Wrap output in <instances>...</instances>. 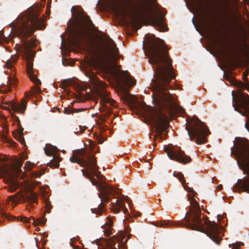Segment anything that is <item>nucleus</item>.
Instances as JSON below:
<instances>
[{
  "instance_id": "f257e3e1",
  "label": "nucleus",
  "mask_w": 249,
  "mask_h": 249,
  "mask_svg": "<svg viewBox=\"0 0 249 249\" xmlns=\"http://www.w3.org/2000/svg\"><path fill=\"white\" fill-rule=\"evenodd\" d=\"M148 62L154 66L155 79L152 80L154 94L158 107H149L147 112L148 121L155 129L156 137L162 139V134L166 132L169 121L167 113H171L173 109L172 99L166 91L169 83L175 78L172 60L169 57L168 49L164 40L158 38L150 39L147 50Z\"/></svg>"
},
{
  "instance_id": "f03ea898",
  "label": "nucleus",
  "mask_w": 249,
  "mask_h": 249,
  "mask_svg": "<svg viewBox=\"0 0 249 249\" xmlns=\"http://www.w3.org/2000/svg\"><path fill=\"white\" fill-rule=\"evenodd\" d=\"M38 9L30 8L25 14L20 15L18 19L19 20L16 27L18 37L21 39L24 49V53L26 56L27 72L30 80L37 86L41 85V81L35 75L33 72V58L35 52L32 48L36 47V41L33 38H28L34 34L36 29L42 30L44 28L42 20L39 18Z\"/></svg>"
},
{
  "instance_id": "7ed1b4c3",
  "label": "nucleus",
  "mask_w": 249,
  "mask_h": 249,
  "mask_svg": "<svg viewBox=\"0 0 249 249\" xmlns=\"http://www.w3.org/2000/svg\"><path fill=\"white\" fill-rule=\"evenodd\" d=\"M193 196L188 195L191 207L186 212L183 220L177 221H163L158 222L157 226L169 228L171 226L180 227L201 231L205 233L214 242L219 244L222 239L219 236V230L218 225L214 221H211L208 218H204L202 223L201 218V212L198 202L194 198L196 192L192 189L189 188Z\"/></svg>"
},
{
  "instance_id": "20e7f679",
  "label": "nucleus",
  "mask_w": 249,
  "mask_h": 249,
  "mask_svg": "<svg viewBox=\"0 0 249 249\" xmlns=\"http://www.w3.org/2000/svg\"><path fill=\"white\" fill-rule=\"evenodd\" d=\"M70 160L72 163H76L81 167L87 168V171L81 170L83 175L91 180L92 184L97 187L100 191L98 196L101 201L108 202L115 196V194H119V190H116L108 183L99 182L94 178V176L99 178L101 175L97 171L98 167L92 154L84 149L78 150L73 153Z\"/></svg>"
},
{
  "instance_id": "39448f33",
  "label": "nucleus",
  "mask_w": 249,
  "mask_h": 249,
  "mask_svg": "<svg viewBox=\"0 0 249 249\" xmlns=\"http://www.w3.org/2000/svg\"><path fill=\"white\" fill-rule=\"evenodd\" d=\"M108 6L116 13L134 15L139 19L150 17V23L160 31H167L163 18L150 16L149 0H107Z\"/></svg>"
},
{
  "instance_id": "423d86ee",
  "label": "nucleus",
  "mask_w": 249,
  "mask_h": 249,
  "mask_svg": "<svg viewBox=\"0 0 249 249\" xmlns=\"http://www.w3.org/2000/svg\"><path fill=\"white\" fill-rule=\"evenodd\" d=\"M76 17L74 22L73 28L71 30L70 35L71 43L74 47H78L80 45H87L89 38L87 32L88 27L94 26L89 16L84 15L83 9L79 10L75 8Z\"/></svg>"
},
{
  "instance_id": "0eeeda50",
  "label": "nucleus",
  "mask_w": 249,
  "mask_h": 249,
  "mask_svg": "<svg viewBox=\"0 0 249 249\" xmlns=\"http://www.w3.org/2000/svg\"><path fill=\"white\" fill-rule=\"evenodd\" d=\"M109 45L110 53L107 55L109 61L112 63V69L109 70L111 74L115 78L116 82L120 85L125 84L133 86L136 83V80L133 78L127 71H120L116 69V61L120 58L119 51L114 41L109 38Z\"/></svg>"
},
{
  "instance_id": "6e6552de",
  "label": "nucleus",
  "mask_w": 249,
  "mask_h": 249,
  "mask_svg": "<svg viewBox=\"0 0 249 249\" xmlns=\"http://www.w3.org/2000/svg\"><path fill=\"white\" fill-rule=\"evenodd\" d=\"M236 153L237 156L246 164L244 173L249 176V142L246 139H236ZM236 187L242 192L249 193V177L238 179Z\"/></svg>"
},
{
  "instance_id": "1a4fd4ad",
  "label": "nucleus",
  "mask_w": 249,
  "mask_h": 249,
  "mask_svg": "<svg viewBox=\"0 0 249 249\" xmlns=\"http://www.w3.org/2000/svg\"><path fill=\"white\" fill-rule=\"evenodd\" d=\"M185 128L191 141L195 140L197 144L207 142V136L211 134L208 127L198 118L194 116L190 124H186Z\"/></svg>"
},
{
  "instance_id": "9d476101",
  "label": "nucleus",
  "mask_w": 249,
  "mask_h": 249,
  "mask_svg": "<svg viewBox=\"0 0 249 249\" xmlns=\"http://www.w3.org/2000/svg\"><path fill=\"white\" fill-rule=\"evenodd\" d=\"M87 76L93 89L100 98V103L102 104L103 107L106 108L107 115H110L111 111L106 106V104H108L115 108L117 107V105L116 101L114 99L108 97V92L106 90V84L100 81L93 72H89Z\"/></svg>"
},
{
  "instance_id": "9b49d317",
  "label": "nucleus",
  "mask_w": 249,
  "mask_h": 249,
  "mask_svg": "<svg viewBox=\"0 0 249 249\" xmlns=\"http://www.w3.org/2000/svg\"><path fill=\"white\" fill-rule=\"evenodd\" d=\"M8 198L15 204L18 203H28L31 207H33L34 203L38 202L36 194L30 190H20L16 194L9 196Z\"/></svg>"
},
{
  "instance_id": "f8f14e48",
  "label": "nucleus",
  "mask_w": 249,
  "mask_h": 249,
  "mask_svg": "<svg viewBox=\"0 0 249 249\" xmlns=\"http://www.w3.org/2000/svg\"><path fill=\"white\" fill-rule=\"evenodd\" d=\"M164 151L170 159L175 160L183 164H187L191 161V159L181 151L180 148L175 149L172 146L164 147Z\"/></svg>"
},
{
  "instance_id": "ddd939ff",
  "label": "nucleus",
  "mask_w": 249,
  "mask_h": 249,
  "mask_svg": "<svg viewBox=\"0 0 249 249\" xmlns=\"http://www.w3.org/2000/svg\"><path fill=\"white\" fill-rule=\"evenodd\" d=\"M116 242H122L121 246L124 248L125 245L123 243L122 239H119L116 235L112 236L108 240L105 239L96 241V244L98 246V249H118L121 248L119 243L116 247Z\"/></svg>"
},
{
  "instance_id": "4468645a",
  "label": "nucleus",
  "mask_w": 249,
  "mask_h": 249,
  "mask_svg": "<svg viewBox=\"0 0 249 249\" xmlns=\"http://www.w3.org/2000/svg\"><path fill=\"white\" fill-rule=\"evenodd\" d=\"M58 149L56 146L49 145L44 148V152L48 156H53V159L47 163V165L51 168H58L61 158L57 155Z\"/></svg>"
},
{
  "instance_id": "2eb2a0df",
  "label": "nucleus",
  "mask_w": 249,
  "mask_h": 249,
  "mask_svg": "<svg viewBox=\"0 0 249 249\" xmlns=\"http://www.w3.org/2000/svg\"><path fill=\"white\" fill-rule=\"evenodd\" d=\"M111 205L113 208V211L115 213H118L120 212L121 209H122L124 213L127 211L124 207V203L123 200L118 198L111 202Z\"/></svg>"
},
{
  "instance_id": "dca6fc26",
  "label": "nucleus",
  "mask_w": 249,
  "mask_h": 249,
  "mask_svg": "<svg viewBox=\"0 0 249 249\" xmlns=\"http://www.w3.org/2000/svg\"><path fill=\"white\" fill-rule=\"evenodd\" d=\"M11 107L14 111L23 114L26 108V101L23 99L21 103H13Z\"/></svg>"
},
{
  "instance_id": "f3484780",
  "label": "nucleus",
  "mask_w": 249,
  "mask_h": 249,
  "mask_svg": "<svg viewBox=\"0 0 249 249\" xmlns=\"http://www.w3.org/2000/svg\"><path fill=\"white\" fill-rule=\"evenodd\" d=\"M112 225L113 220L111 217L107 218V221L102 226V228L103 229L104 235L108 236L112 233Z\"/></svg>"
},
{
  "instance_id": "a211bd4d",
  "label": "nucleus",
  "mask_w": 249,
  "mask_h": 249,
  "mask_svg": "<svg viewBox=\"0 0 249 249\" xmlns=\"http://www.w3.org/2000/svg\"><path fill=\"white\" fill-rule=\"evenodd\" d=\"M6 176H8L7 180L10 183L8 191L11 192H15L19 187L18 184L17 182L13 181V177L11 174L6 171Z\"/></svg>"
},
{
  "instance_id": "6ab92c4d",
  "label": "nucleus",
  "mask_w": 249,
  "mask_h": 249,
  "mask_svg": "<svg viewBox=\"0 0 249 249\" xmlns=\"http://www.w3.org/2000/svg\"><path fill=\"white\" fill-rule=\"evenodd\" d=\"M23 128L21 127L20 124H19L18 129L17 130L13 131V136L15 138L17 139L21 144H24L25 141L23 136Z\"/></svg>"
},
{
  "instance_id": "aec40b11",
  "label": "nucleus",
  "mask_w": 249,
  "mask_h": 249,
  "mask_svg": "<svg viewBox=\"0 0 249 249\" xmlns=\"http://www.w3.org/2000/svg\"><path fill=\"white\" fill-rule=\"evenodd\" d=\"M0 213H1V216L3 218L7 219L8 220H11V219H12V218H13V219H17L18 220H20L24 223H30V222L31 219H29L27 217H23H23L22 216L18 217H13L12 216L10 215L8 213H5L3 210H0Z\"/></svg>"
},
{
  "instance_id": "412c9836",
  "label": "nucleus",
  "mask_w": 249,
  "mask_h": 249,
  "mask_svg": "<svg viewBox=\"0 0 249 249\" xmlns=\"http://www.w3.org/2000/svg\"><path fill=\"white\" fill-rule=\"evenodd\" d=\"M104 210V205L102 202L98 205V208H92L91 209L92 213H95L99 215L102 214Z\"/></svg>"
},
{
  "instance_id": "4be33fe9",
  "label": "nucleus",
  "mask_w": 249,
  "mask_h": 249,
  "mask_svg": "<svg viewBox=\"0 0 249 249\" xmlns=\"http://www.w3.org/2000/svg\"><path fill=\"white\" fill-rule=\"evenodd\" d=\"M18 57L16 56H12L11 58L6 62L5 65L7 68L12 69L13 68V63H15Z\"/></svg>"
},
{
  "instance_id": "5701e85b",
  "label": "nucleus",
  "mask_w": 249,
  "mask_h": 249,
  "mask_svg": "<svg viewBox=\"0 0 249 249\" xmlns=\"http://www.w3.org/2000/svg\"><path fill=\"white\" fill-rule=\"evenodd\" d=\"M174 177L177 178L183 185L185 183L184 175L180 172H175L173 174Z\"/></svg>"
},
{
  "instance_id": "b1692460",
  "label": "nucleus",
  "mask_w": 249,
  "mask_h": 249,
  "mask_svg": "<svg viewBox=\"0 0 249 249\" xmlns=\"http://www.w3.org/2000/svg\"><path fill=\"white\" fill-rule=\"evenodd\" d=\"M41 92L40 89L37 86H35L31 88L30 93L31 96L38 94Z\"/></svg>"
},
{
  "instance_id": "393cba45",
  "label": "nucleus",
  "mask_w": 249,
  "mask_h": 249,
  "mask_svg": "<svg viewBox=\"0 0 249 249\" xmlns=\"http://www.w3.org/2000/svg\"><path fill=\"white\" fill-rule=\"evenodd\" d=\"M244 244L241 242H237L235 243H232L231 244H229V248H231V249H239L240 246H244Z\"/></svg>"
},
{
  "instance_id": "a878e982",
  "label": "nucleus",
  "mask_w": 249,
  "mask_h": 249,
  "mask_svg": "<svg viewBox=\"0 0 249 249\" xmlns=\"http://www.w3.org/2000/svg\"><path fill=\"white\" fill-rule=\"evenodd\" d=\"M71 82L69 80H64L61 83L63 89L66 88L67 87L71 85Z\"/></svg>"
},
{
  "instance_id": "bb28decb",
  "label": "nucleus",
  "mask_w": 249,
  "mask_h": 249,
  "mask_svg": "<svg viewBox=\"0 0 249 249\" xmlns=\"http://www.w3.org/2000/svg\"><path fill=\"white\" fill-rule=\"evenodd\" d=\"M8 82L10 86H14L16 83V80L11 77H9Z\"/></svg>"
},
{
  "instance_id": "cd10ccee",
  "label": "nucleus",
  "mask_w": 249,
  "mask_h": 249,
  "mask_svg": "<svg viewBox=\"0 0 249 249\" xmlns=\"http://www.w3.org/2000/svg\"><path fill=\"white\" fill-rule=\"evenodd\" d=\"M52 206L51 205V202L47 201L46 202V210L48 213H50V210L52 209Z\"/></svg>"
},
{
  "instance_id": "c85d7f7f",
  "label": "nucleus",
  "mask_w": 249,
  "mask_h": 249,
  "mask_svg": "<svg viewBox=\"0 0 249 249\" xmlns=\"http://www.w3.org/2000/svg\"><path fill=\"white\" fill-rule=\"evenodd\" d=\"M32 168V164L30 162H27L24 167V169L30 170Z\"/></svg>"
},
{
  "instance_id": "c756f323",
  "label": "nucleus",
  "mask_w": 249,
  "mask_h": 249,
  "mask_svg": "<svg viewBox=\"0 0 249 249\" xmlns=\"http://www.w3.org/2000/svg\"><path fill=\"white\" fill-rule=\"evenodd\" d=\"M42 174L40 172H35L32 173V177L34 178H39L41 176Z\"/></svg>"
},
{
  "instance_id": "7c9ffc66",
  "label": "nucleus",
  "mask_w": 249,
  "mask_h": 249,
  "mask_svg": "<svg viewBox=\"0 0 249 249\" xmlns=\"http://www.w3.org/2000/svg\"><path fill=\"white\" fill-rule=\"evenodd\" d=\"M226 24L228 29H231L232 28V24L231 19H228Z\"/></svg>"
},
{
  "instance_id": "2f4dec72",
  "label": "nucleus",
  "mask_w": 249,
  "mask_h": 249,
  "mask_svg": "<svg viewBox=\"0 0 249 249\" xmlns=\"http://www.w3.org/2000/svg\"><path fill=\"white\" fill-rule=\"evenodd\" d=\"M79 132H80L81 133H83L85 129H86V127L85 126H79ZM78 132V131H74V133L77 134V133Z\"/></svg>"
},
{
  "instance_id": "473e14b6",
  "label": "nucleus",
  "mask_w": 249,
  "mask_h": 249,
  "mask_svg": "<svg viewBox=\"0 0 249 249\" xmlns=\"http://www.w3.org/2000/svg\"><path fill=\"white\" fill-rule=\"evenodd\" d=\"M64 112L66 114H70L73 113L74 111L70 108H65Z\"/></svg>"
},
{
  "instance_id": "72a5a7b5",
  "label": "nucleus",
  "mask_w": 249,
  "mask_h": 249,
  "mask_svg": "<svg viewBox=\"0 0 249 249\" xmlns=\"http://www.w3.org/2000/svg\"><path fill=\"white\" fill-rule=\"evenodd\" d=\"M120 93H121V96H122V98L123 99H124V100L127 99L126 92H125L124 91H123L122 90H121V91H120Z\"/></svg>"
},
{
  "instance_id": "f704fd0d",
  "label": "nucleus",
  "mask_w": 249,
  "mask_h": 249,
  "mask_svg": "<svg viewBox=\"0 0 249 249\" xmlns=\"http://www.w3.org/2000/svg\"><path fill=\"white\" fill-rule=\"evenodd\" d=\"M240 96H241V97L243 98V99H245L247 97H249L248 95L247 94L245 93H241Z\"/></svg>"
},
{
  "instance_id": "c9c22d12",
  "label": "nucleus",
  "mask_w": 249,
  "mask_h": 249,
  "mask_svg": "<svg viewBox=\"0 0 249 249\" xmlns=\"http://www.w3.org/2000/svg\"><path fill=\"white\" fill-rule=\"evenodd\" d=\"M0 90L1 92H7L9 91L10 89H9V88L8 87V88H6V89H5L4 90H2V89H0Z\"/></svg>"
},
{
  "instance_id": "e433bc0d",
  "label": "nucleus",
  "mask_w": 249,
  "mask_h": 249,
  "mask_svg": "<svg viewBox=\"0 0 249 249\" xmlns=\"http://www.w3.org/2000/svg\"><path fill=\"white\" fill-rule=\"evenodd\" d=\"M22 163L20 164V165L18 166V167L17 168V170L18 172H19V171H21L20 167L22 166Z\"/></svg>"
},
{
  "instance_id": "4c0bfd02",
  "label": "nucleus",
  "mask_w": 249,
  "mask_h": 249,
  "mask_svg": "<svg viewBox=\"0 0 249 249\" xmlns=\"http://www.w3.org/2000/svg\"><path fill=\"white\" fill-rule=\"evenodd\" d=\"M245 14L249 18V12L247 11V9L246 10Z\"/></svg>"
},
{
  "instance_id": "58836bf2",
  "label": "nucleus",
  "mask_w": 249,
  "mask_h": 249,
  "mask_svg": "<svg viewBox=\"0 0 249 249\" xmlns=\"http://www.w3.org/2000/svg\"><path fill=\"white\" fill-rule=\"evenodd\" d=\"M35 239L36 240V246L38 248V249H40L38 247V240H37V239L36 238H35Z\"/></svg>"
},
{
  "instance_id": "ea45409f",
  "label": "nucleus",
  "mask_w": 249,
  "mask_h": 249,
  "mask_svg": "<svg viewBox=\"0 0 249 249\" xmlns=\"http://www.w3.org/2000/svg\"><path fill=\"white\" fill-rule=\"evenodd\" d=\"M38 224H43V223L42 222V219H39L38 220Z\"/></svg>"
},
{
  "instance_id": "a19ab883",
  "label": "nucleus",
  "mask_w": 249,
  "mask_h": 249,
  "mask_svg": "<svg viewBox=\"0 0 249 249\" xmlns=\"http://www.w3.org/2000/svg\"><path fill=\"white\" fill-rule=\"evenodd\" d=\"M73 249H81L78 246H73Z\"/></svg>"
},
{
  "instance_id": "79ce46f5",
  "label": "nucleus",
  "mask_w": 249,
  "mask_h": 249,
  "mask_svg": "<svg viewBox=\"0 0 249 249\" xmlns=\"http://www.w3.org/2000/svg\"><path fill=\"white\" fill-rule=\"evenodd\" d=\"M220 214H218L217 215V220L218 221H220Z\"/></svg>"
},
{
  "instance_id": "37998d69",
  "label": "nucleus",
  "mask_w": 249,
  "mask_h": 249,
  "mask_svg": "<svg viewBox=\"0 0 249 249\" xmlns=\"http://www.w3.org/2000/svg\"><path fill=\"white\" fill-rule=\"evenodd\" d=\"M218 187L219 189H221V188L222 187V185L220 184V185L218 186Z\"/></svg>"
},
{
  "instance_id": "c03bdc74",
  "label": "nucleus",
  "mask_w": 249,
  "mask_h": 249,
  "mask_svg": "<svg viewBox=\"0 0 249 249\" xmlns=\"http://www.w3.org/2000/svg\"><path fill=\"white\" fill-rule=\"evenodd\" d=\"M154 4H157V0H152Z\"/></svg>"
},
{
  "instance_id": "a18cd8bd",
  "label": "nucleus",
  "mask_w": 249,
  "mask_h": 249,
  "mask_svg": "<svg viewBox=\"0 0 249 249\" xmlns=\"http://www.w3.org/2000/svg\"><path fill=\"white\" fill-rule=\"evenodd\" d=\"M184 111V110L183 109V108H181L180 111L182 113Z\"/></svg>"
},
{
  "instance_id": "49530a36",
  "label": "nucleus",
  "mask_w": 249,
  "mask_h": 249,
  "mask_svg": "<svg viewBox=\"0 0 249 249\" xmlns=\"http://www.w3.org/2000/svg\"><path fill=\"white\" fill-rule=\"evenodd\" d=\"M165 14H166L165 13H162V15H163V16H165Z\"/></svg>"
},
{
  "instance_id": "de8ad7c7",
  "label": "nucleus",
  "mask_w": 249,
  "mask_h": 249,
  "mask_svg": "<svg viewBox=\"0 0 249 249\" xmlns=\"http://www.w3.org/2000/svg\"><path fill=\"white\" fill-rule=\"evenodd\" d=\"M74 9V7H72V8H71V11Z\"/></svg>"
},
{
  "instance_id": "09e8293b",
  "label": "nucleus",
  "mask_w": 249,
  "mask_h": 249,
  "mask_svg": "<svg viewBox=\"0 0 249 249\" xmlns=\"http://www.w3.org/2000/svg\"><path fill=\"white\" fill-rule=\"evenodd\" d=\"M141 213H139V214H138V216H140V215H141Z\"/></svg>"
},
{
  "instance_id": "8fccbe9b",
  "label": "nucleus",
  "mask_w": 249,
  "mask_h": 249,
  "mask_svg": "<svg viewBox=\"0 0 249 249\" xmlns=\"http://www.w3.org/2000/svg\"><path fill=\"white\" fill-rule=\"evenodd\" d=\"M32 220L33 221V222H35V220H34V218H33Z\"/></svg>"
},
{
  "instance_id": "3c124183",
  "label": "nucleus",
  "mask_w": 249,
  "mask_h": 249,
  "mask_svg": "<svg viewBox=\"0 0 249 249\" xmlns=\"http://www.w3.org/2000/svg\"><path fill=\"white\" fill-rule=\"evenodd\" d=\"M127 201L129 202L128 198H127Z\"/></svg>"
},
{
  "instance_id": "603ef678",
  "label": "nucleus",
  "mask_w": 249,
  "mask_h": 249,
  "mask_svg": "<svg viewBox=\"0 0 249 249\" xmlns=\"http://www.w3.org/2000/svg\"><path fill=\"white\" fill-rule=\"evenodd\" d=\"M26 97H29V95H27Z\"/></svg>"
}]
</instances>
